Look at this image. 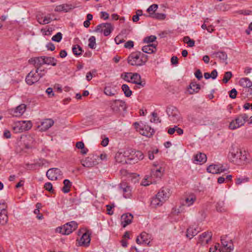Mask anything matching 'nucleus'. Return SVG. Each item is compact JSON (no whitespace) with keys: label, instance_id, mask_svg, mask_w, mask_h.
<instances>
[{"label":"nucleus","instance_id":"obj_57","mask_svg":"<svg viewBox=\"0 0 252 252\" xmlns=\"http://www.w3.org/2000/svg\"><path fill=\"white\" fill-rule=\"evenodd\" d=\"M229 93V97L231 98L234 99L236 97L237 91L235 88L232 89Z\"/></svg>","mask_w":252,"mask_h":252},{"label":"nucleus","instance_id":"obj_59","mask_svg":"<svg viewBox=\"0 0 252 252\" xmlns=\"http://www.w3.org/2000/svg\"><path fill=\"white\" fill-rule=\"evenodd\" d=\"M134 42L131 40L127 41L124 45V47L126 48L131 49L133 47Z\"/></svg>","mask_w":252,"mask_h":252},{"label":"nucleus","instance_id":"obj_61","mask_svg":"<svg viewBox=\"0 0 252 252\" xmlns=\"http://www.w3.org/2000/svg\"><path fill=\"white\" fill-rule=\"evenodd\" d=\"M195 77L199 80L202 78V74L200 69H197L195 73Z\"/></svg>","mask_w":252,"mask_h":252},{"label":"nucleus","instance_id":"obj_60","mask_svg":"<svg viewBox=\"0 0 252 252\" xmlns=\"http://www.w3.org/2000/svg\"><path fill=\"white\" fill-rule=\"evenodd\" d=\"M100 18L104 20H107L109 18V15L106 12L102 11L100 12Z\"/></svg>","mask_w":252,"mask_h":252},{"label":"nucleus","instance_id":"obj_4","mask_svg":"<svg viewBox=\"0 0 252 252\" xmlns=\"http://www.w3.org/2000/svg\"><path fill=\"white\" fill-rule=\"evenodd\" d=\"M114 30V27L111 23H106L98 25L94 30V32L103 33L105 36H107L111 34Z\"/></svg>","mask_w":252,"mask_h":252},{"label":"nucleus","instance_id":"obj_39","mask_svg":"<svg viewBox=\"0 0 252 252\" xmlns=\"http://www.w3.org/2000/svg\"><path fill=\"white\" fill-rule=\"evenodd\" d=\"M196 200V196L193 194H191L186 198L185 203L188 206H190L193 204Z\"/></svg>","mask_w":252,"mask_h":252},{"label":"nucleus","instance_id":"obj_45","mask_svg":"<svg viewBox=\"0 0 252 252\" xmlns=\"http://www.w3.org/2000/svg\"><path fill=\"white\" fill-rule=\"evenodd\" d=\"M157 39V37L155 35H150L148 36L145 37L143 41V43H147L149 44H152L151 43H153L156 41Z\"/></svg>","mask_w":252,"mask_h":252},{"label":"nucleus","instance_id":"obj_64","mask_svg":"<svg viewBox=\"0 0 252 252\" xmlns=\"http://www.w3.org/2000/svg\"><path fill=\"white\" fill-rule=\"evenodd\" d=\"M46 93L48 94L49 97H52L54 95V94L53 92V89L52 88H48L46 91Z\"/></svg>","mask_w":252,"mask_h":252},{"label":"nucleus","instance_id":"obj_28","mask_svg":"<svg viewBox=\"0 0 252 252\" xmlns=\"http://www.w3.org/2000/svg\"><path fill=\"white\" fill-rule=\"evenodd\" d=\"M239 85L243 87V89L249 88L252 86V82L248 78H241L239 82Z\"/></svg>","mask_w":252,"mask_h":252},{"label":"nucleus","instance_id":"obj_54","mask_svg":"<svg viewBox=\"0 0 252 252\" xmlns=\"http://www.w3.org/2000/svg\"><path fill=\"white\" fill-rule=\"evenodd\" d=\"M67 202L66 204L67 205V207L71 206L73 205L75 201V198L74 196L69 197L68 199L66 198Z\"/></svg>","mask_w":252,"mask_h":252},{"label":"nucleus","instance_id":"obj_53","mask_svg":"<svg viewBox=\"0 0 252 252\" xmlns=\"http://www.w3.org/2000/svg\"><path fill=\"white\" fill-rule=\"evenodd\" d=\"M62 38V34L61 32H58L56 35H54L52 39L56 42H59Z\"/></svg>","mask_w":252,"mask_h":252},{"label":"nucleus","instance_id":"obj_40","mask_svg":"<svg viewBox=\"0 0 252 252\" xmlns=\"http://www.w3.org/2000/svg\"><path fill=\"white\" fill-rule=\"evenodd\" d=\"M122 90L126 97H129L132 94V91L130 90L129 86L126 84H123L122 86Z\"/></svg>","mask_w":252,"mask_h":252},{"label":"nucleus","instance_id":"obj_25","mask_svg":"<svg viewBox=\"0 0 252 252\" xmlns=\"http://www.w3.org/2000/svg\"><path fill=\"white\" fill-rule=\"evenodd\" d=\"M213 55H215L216 57L219 59L220 63H224L226 65L227 64V55L226 52L223 51H218L214 52Z\"/></svg>","mask_w":252,"mask_h":252},{"label":"nucleus","instance_id":"obj_8","mask_svg":"<svg viewBox=\"0 0 252 252\" xmlns=\"http://www.w3.org/2000/svg\"><path fill=\"white\" fill-rule=\"evenodd\" d=\"M98 156L94 155H90L84 159L81 160L82 165L86 167H92L98 164L97 159Z\"/></svg>","mask_w":252,"mask_h":252},{"label":"nucleus","instance_id":"obj_62","mask_svg":"<svg viewBox=\"0 0 252 252\" xmlns=\"http://www.w3.org/2000/svg\"><path fill=\"white\" fill-rule=\"evenodd\" d=\"M34 213L35 214H36L37 216H36V218L38 219V220H42L43 219V216L42 214H40L39 213V210H38V209H35L33 211Z\"/></svg>","mask_w":252,"mask_h":252},{"label":"nucleus","instance_id":"obj_9","mask_svg":"<svg viewBox=\"0 0 252 252\" xmlns=\"http://www.w3.org/2000/svg\"><path fill=\"white\" fill-rule=\"evenodd\" d=\"M91 235V232L89 230H86L80 239L77 240L78 242V246L84 247H88L90 244Z\"/></svg>","mask_w":252,"mask_h":252},{"label":"nucleus","instance_id":"obj_17","mask_svg":"<svg viewBox=\"0 0 252 252\" xmlns=\"http://www.w3.org/2000/svg\"><path fill=\"white\" fill-rule=\"evenodd\" d=\"M149 235L145 232H142L139 236H137L136 239L137 244L139 245L143 244L150 246V241L148 239Z\"/></svg>","mask_w":252,"mask_h":252},{"label":"nucleus","instance_id":"obj_37","mask_svg":"<svg viewBox=\"0 0 252 252\" xmlns=\"http://www.w3.org/2000/svg\"><path fill=\"white\" fill-rule=\"evenodd\" d=\"M207 171L209 173H211L212 174H219V165L217 164H211L207 168Z\"/></svg>","mask_w":252,"mask_h":252},{"label":"nucleus","instance_id":"obj_43","mask_svg":"<svg viewBox=\"0 0 252 252\" xmlns=\"http://www.w3.org/2000/svg\"><path fill=\"white\" fill-rule=\"evenodd\" d=\"M132 83L137 85L134 87V89H136V88L140 89L144 87L146 85L145 81L144 80H142L141 78L138 80L133 81Z\"/></svg>","mask_w":252,"mask_h":252},{"label":"nucleus","instance_id":"obj_23","mask_svg":"<svg viewBox=\"0 0 252 252\" xmlns=\"http://www.w3.org/2000/svg\"><path fill=\"white\" fill-rule=\"evenodd\" d=\"M158 44L152 43L145 45L142 47V50L143 52L151 54L155 53L157 51V46Z\"/></svg>","mask_w":252,"mask_h":252},{"label":"nucleus","instance_id":"obj_13","mask_svg":"<svg viewBox=\"0 0 252 252\" xmlns=\"http://www.w3.org/2000/svg\"><path fill=\"white\" fill-rule=\"evenodd\" d=\"M142 126L139 128V131L141 134L147 137H150L155 133V131L150 126L145 125L141 123Z\"/></svg>","mask_w":252,"mask_h":252},{"label":"nucleus","instance_id":"obj_52","mask_svg":"<svg viewBox=\"0 0 252 252\" xmlns=\"http://www.w3.org/2000/svg\"><path fill=\"white\" fill-rule=\"evenodd\" d=\"M115 207V205L114 204H108L106 206V211L107 212V214L109 215H112L114 214V212L112 210V209Z\"/></svg>","mask_w":252,"mask_h":252},{"label":"nucleus","instance_id":"obj_46","mask_svg":"<svg viewBox=\"0 0 252 252\" xmlns=\"http://www.w3.org/2000/svg\"><path fill=\"white\" fill-rule=\"evenodd\" d=\"M232 77V73L231 71H227L225 72L223 78L222 79V82L223 83H227L229 81V80Z\"/></svg>","mask_w":252,"mask_h":252},{"label":"nucleus","instance_id":"obj_24","mask_svg":"<svg viewBox=\"0 0 252 252\" xmlns=\"http://www.w3.org/2000/svg\"><path fill=\"white\" fill-rule=\"evenodd\" d=\"M200 90V85L197 84L196 82H191L189 87L188 88L189 93L191 94L198 93Z\"/></svg>","mask_w":252,"mask_h":252},{"label":"nucleus","instance_id":"obj_51","mask_svg":"<svg viewBox=\"0 0 252 252\" xmlns=\"http://www.w3.org/2000/svg\"><path fill=\"white\" fill-rule=\"evenodd\" d=\"M125 40L123 36L120 34L115 38V41L117 44H120L122 43H123L125 42Z\"/></svg>","mask_w":252,"mask_h":252},{"label":"nucleus","instance_id":"obj_32","mask_svg":"<svg viewBox=\"0 0 252 252\" xmlns=\"http://www.w3.org/2000/svg\"><path fill=\"white\" fill-rule=\"evenodd\" d=\"M164 170L161 167L158 168H153L152 169V175L156 178H160L163 175Z\"/></svg>","mask_w":252,"mask_h":252},{"label":"nucleus","instance_id":"obj_5","mask_svg":"<svg viewBox=\"0 0 252 252\" xmlns=\"http://www.w3.org/2000/svg\"><path fill=\"white\" fill-rule=\"evenodd\" d=\"M110 107L115 113H119L126 110V106L124 101L116 99L110 102Z\"/></svg>","mask_w":252,"mask_h":252},{"label":"nucleus","instance_id":"obj_31","mask_svg":"<svg viewBox=\"0 0 252 252\" xmlns=\"http://www.w3.org/2000/svg\"><path fill=\"white\" fill-rule=\"evenodd\" d=\"M241 94L244 98L252 97V88L251 87L242 89Z\"/></svg>","mask_w":252,"mask_h":252},{"label":"nucleus","instance_id":"obj_18","mask_svg":"<svg viewBox=\"0 0 252 252\" xmlns=\"http://www.w3.org/2000/svg\"><path fill=\"white\" fill-rule=\"evenodd\" d=\"M60 170L58 168H51L46 172V176L51 180H57L60 175Z\"/></svg>","mask_w":252,"mask_h":252},{"label":"nucleus","instance_id":"obj_1","mask_svg":"<svg viewBox=\"0 0 252 252\" xmlns=\"http://www.w3.org/2000/svg\"><path fill=\"white\" fill-rule=\"evenodd\" d=\"M228 158L231 162L238 165L245 164L248 162L246 152L245 151L243 152L237 148L236 149L232 148L231 149Z\"/></svg>","mask_w":252,"mask_h":252},{"label":"nucleus","instance_id":"obj_48","mask_svg":"<svg viewBox=\"0 0 252 252\" xmlns=\"http://www.w3.org/2000/svg\"><path fill=\"white\" fill-rule=\"evenodd\" d=\"M52 19L48 16H45L43 20L40 19L39 17L37 18V21L40 24H48L52 21Z\"/></svg>","mask_w":252,"mask_h":252},{"label":"nucleus","instance_id":"obj_38","mask_svg":"<svg viewBox=\"0 0 252 252\" xmlns=\"http://www.w3.org/2000/svg\"><path fill=\"white\" fill-rule=\"evenodd\" d=\"M72 52L74 55L78 56L82 55L83 50L80 46L76 44L72 47Z\"/></svg>","mask_w":252,"mask_h":252},{"label":"nucleus","instance_id":"obj_21","mask_svg":"<svg viewBox=\"0 0 252 252\" xmlns=\"http://www.w3.org/2000/svg\"><path fill=\"white\" fill-rule=\"evenodd\" d=\"M27 105L25 104H21L14 110H12L13 115L15 117H20L25 112Z\"/></svg>","mask_w":252,"mask_h":252},{"label":"nucleus","instance_id":"obj_50","mask_svg":"<svg viewBox=\"0 0 252 252\" xmlns=\"http://www.w3.org/2000/svg\"><path fill=\"white\" fill-rule=\"evenodd\" d=\"M223 203L222 202H219L217 203L216 205V210L219 212H223L225 211V209L223 206Z\"/></svg>","mask_w":252,"mask_h":252},{"label":"nucleus","instance_id":"obj_30","mask_svg":"<svg viewBox=\"0 0 252 252\" xmlns=\"http://www.w3.org/2000/svg\"><path fill=\"white\" fill-rule=\"evenodd\" d=\"M129 154L131 156L130 159L134 158L135 157H136L138 159L142 160L144 157L143 154L140 151H136L134 150H131V152Z\"/></svg>","mask_w":252,"mask_h":252},{"label":"nucleus","instance_id":"obj_47","mask_svg":"<svg viewBox=\"0 0 252 252\" xmlns=\"http://www.w3.org/2000/svg\"><path fill=\"white\" fill-rule=\"evenodd\" d=\"M89 42L88 46L91 49H95L96 43L95 37L94 36H92L89 38Z\"/></svg>","mask_w":252,"mask_h":252},{"label":"nucleus","instance_id":"obj_42","mask_svg":"<svg viewBox=\"0 0 252 252\" xmlns=\"http://www.w3.org/2000/svg\"><path fill=\"white\" fill-rule=\"evenodd\" d=\"M158 8V5L157 4H153L151 6H150L148 9H147V12L149 13L148 15H146V14H144V16L146 17H149L150 15V13H156V11L157 10Z\"/></svg>","mask_w":252,"mask_h":252},{"label":"nucleus","instance_id":"obj_26","mask_svg":"<svg viewBox=\"0 0 252 252\" xmlns=\"http://www.w3.org/2000/svg\"><path fill=\"white\" fill-rule=\"evenodd\" d=\"M104 93L108 96H114L118 93L116 86L109 85L106 86L104 89Z\"/></svg>","mask_w":252,"mask_h":252},{"label":"nucleus","instance_id":"obj_19","mask_svg":"<svg viewBox=\"0 0 252 252\" xmlns=\"http://www.w3.org/2000/svg\"><path fill=\"white\" fill-rule=\"evenodd\" d=\"M133 217L131 213H126L121 216V225L125 228L127 225L130 224L133 220Z\"/></svg>","mask_w":252,"mask_h":252},{"label":"nucleus","instance_id":"obj_15","mask_svg":"<svg viewBox=\"0 0 252 252\" xmlns=\"http://www.w3.org/2000/svg\"><path fill=\"white\" fill-rule=\"evenodd\" d=\"M78 227L77 223L71 221L64 224V235H69L75 230Z\"/></svg>","mask_w":252,"mask_h":252},{"label":"nucleus","instance_id":"obj_20","mask_svg":"<svg viewBox=\"0 0 252 252\" xmlns=\"http://www.w3.org/2000/svg\"><path fill=\"white\" fill-rule=\"evenodd\" d=\"M212 233L211 232H204L199 236V241L201 245L207 244L211 240Z\"/></svg>","mask_w":252,"mask_h":252},{"label":"nucleus","instance_id":"obj_2","mask_svg":"<svg viewBox=\"0 0 252 252\" xmlns=\"http://www.w3.org/2000/svg\"><path fill=\"white\" fill-rule=\"evenodd\" d=\"M148 60V56L140 51L131 53L127 59L128 64L132 66L144 65Z\"/></svg>","mask_w":252,"mask_h":252},{"label":"nucleus","instance_id":"obj_58","mask_svg":"<svg viewBox=\"0 0 252 252\" xmlns=\"http://www.w3.org/2000/svg\"><path fill=\"white\" fill-rule=\"evenodd\" d=\"M152 116L153 117V121L152 120H151V122L157 123H160L161 120L159 119V117L158 116V114L155 112L152 113Z\"/></svg>","mask_w":252,"mask_h":252},{"label":"nucleus","instance_id":"obj_35","mask_svg":"<svg viewBox=\"0 0 252 252\" xmlns=\"http://www.w3.org/2000/svg\"><path fill=\"white\" fill-rule=\"evenodd\" d=\"M198 231L196 230L195 228H193V227H189L186 232V236L189 238V239H191L193 236L197 235Z\"/></svg>","mask_w":252,"mask_h":252},{"label":"nucleus","instance_id":"obj_3","mask_svg":"<svg viewBox=\"0 0 252 252\" xmlns=\"http://www.w3.org/2000/svg\"><path fill=\"white\" fill-rule=\"evenodd\" d=\"M248 116L246 114H242L238 116L229 124V127L230 129H235L243 126L248 120Z\"/></svg>","mask_w":252,"mask_h":252},{"label":"nucleus","instance_id":"obj_55","mask_svg":"<svg viewBox=\"0 0 252 252\" xmlns=\"http://www.w3.org/2000/svg\"><path fill=\"white\" fill-rule=\"evenodd\" d=\"M44 188L46 190L50 192H52L53 191L52 184L50 182L45 183Z\"/></svg>","mask_w":252,"mask_h":252},{"label":"nucleus","instance_id":"obj_63","mask_svg":"<svg viewBox=\"0 0 252 252\" xmlns=\"http://www.w3.org/2000/svg\"><path fill=\"white\" fill-rule=\"evenodd\" d=\"M93 77H95V74L93 75V73H92L91 71H89L87 73L86 78L88 81H90L92 79Z\"/></svg>","mask_w":252,"mask_h":252},{"label":"nucleus","instance_id":"obj_44","mask_svg":"<svg viewBox=\"0 0 252 252\" xmlns=\"http://www.w3.org/2000/svg\"><path fill=\"white\" fill-rule=\"evenodd\" d=\"M42 59L44 61V64H52L53 66L56 65V63H54V58L42 57Z\"/></svg>","mask_w":252,"mask_h":252},{"label":"nucleus","instance_id":"obj_7","mask_svg":"<svg viewBox=\"0 0 252 252\" xmlns=\"http://www.w3.org/2000/svg\"><path fill=\"white\" fill-rule=\"evenodd\" d=\"M32 127L31 121H20L15 124L13 130L16 133H20L25 130H28Z\"/></svg>","mask_w":252,"mask_h":252},{"label":"nucleus","instance_id":"obj_6","mask_svg":"<svg viewBox=\"0 0 252 252\" xmlns=\"http://www.w3.org/2000/svg\"><path fill=\"white\" fill-rule=\"evenodd\" d=\"M166 113L169 120L173 123H176L180 120V112L176 107L172 105L168 106L166 109Z\"/></svg>","mask_w":252,"mask_h":252},{"label":"nucleus","instance_id":"obj_29","mask_svg":"<svg viewBox=\"0 0 252 252\" xmlns=\"http://www.w3.org/2000/svg\"><path fill=\"white\" fill-rule=\"evenodd\" d=\"M121 188L123 189L124 197L126 198H129L131 195L130 186L126 185V184H121Z\"/></svg>","mask_w":252,"mask_h":252},{"label":"nucleus","instance_id":"obj_12","mask_svg":"<svg viewBox=\"0 0 252 252\" xmlns=\"http://www.w3.org/2000/svg\"><path fill=\"white\" fill-rule=\"evenodd\" d=\"M54 124V121L51 119H45L37 126V128L40 131H45L51 127Z\"/></svg>","mask_w":252,"mask_h":252},{"label":"nucleus","instance_id":"obj_14","mask_svg":"<svg viewBox=\"0 0 252 252\" xmlns=\"http://www.w3.org/2000/svg\"><path fill=\"white\" fill-rule=\"evenodd\" d=\"M29 63L32 64L36 68L35 73L38 72L41 66L44 64V61L42 59V57L31 58L29 60Z\"/></svg>","mask_w":252,"mask_h":252},{"label":"nucleus","instance_id":"obj_49","mask_svg":"<svg viewBox=\"0 0 252 252\" xmlns=\"http://www.w3.org/2000/svg\"><path fill=\"white\" fill-rule=\"evenodd\" d=\"M249 178L248 177H238L235 179V183L236 185H240L243 183L248 182Z\"/></svg>","mask_w":252,"mask_h":252},{"label":"nucleus","instance_id":"obj_22","mask_svg":"<svg viewBox=\"0 0 252 252\" xmlns=\"http://www.w3.org/2000/svg\"><path fill=\"white\" fill-rule=\"evenodd\" d=\"M221 243L226 250V251L224 252H230L233 250V244L231 240L228 241L225 238H221Z\"/></svg>","mask_w":252,"mask_h":252},{"label":"nucleus","instance_id":"obj_27","mask_svg":"<svg viewBox=\"0 0 252 252\" xmlns=\"http://www.w3.org/2000/svg\"><path fill=\"white\" fill-rule=\"evenodd\" d=\"M167 190L168 189L162 188L157 194V196H158L163 203L169 198V193L167 191Z\"/></svg>","mask_w":252,"mask_h":252},{"label":"nucleus","instance_id":"obj_41","mask_svg":"<svg viewBox=\"0 0 252 252\" xmlns=\"http://www.w3.org/2000/svg\"><path fill=\"white\" fill-rule=\"evenodd\" d=\"M72 187V182L68 179L64 180V193H68Z\"/></svg>","mask_w":252,"mask_h":252},{"label":"nucleus","instance_id":"obj_34","mask_svg":"<svg viewBox=\"0 0 252 252\" xmlns=\"http://www.w3.org/2000/svg\"><path fill=\"white\" fill-rule=\"evenodd\" d=\"M150 17L158 20H163L166 18V15L164 13L152 12L150 13Z\"/></svg>","mask_w":252,"mask_h":252},{"label":"nucleus","instance_id":"obj_36","mask_svg":"<svg viewBox=\"0 0 252 252\" xmlns=\"http://www.w3.org/2000/svg\"><path fill=\"white\" fill-rule=\"evenodd\" d=\"M194 159L197 162L204 163L207 160V157L205 154L200 153L195 156Z\"/></svg>","mask_w":252,"mask_h":252},{"label":"nucleus","instance_id":"obj_56","mask_svg":"<svg viewBox=\"0 0 252 252\" xmlns=\"http://www.w3.org/2000/svg\"><path fill=\"white\" fill-rule=\"evenodd\" d=\"M75 6L72 4H64V12H69L70 10L74 9Z\"/></svg>","mask_w":252,"mask_h":252},{"label":"nucleus","instance_id":"obj_16","mask_svg":"<svg viewBox=\"0 0 252 252\" xmlns=\"http://www.w3.org/2000/svg\"><path fill=\"white\" fill-rule=\"evenodd\" d=\"M39 76L32 70L31 71L26 77V82L29 85H32L39 80Z\"/></svg>","mask_w":252,"mask_h":252},{"label":"nucleus","instance_id":"obj_10","mask_svg":"<svg viewBox=\"0 0 252 252\" xmlns=\"http://www.w3.org/2000/svg\"><path fill=\"white\" fill-rule=\"evenodd\" d=\"M7 205L5 203H0V224L4 225L8 221Z\"/></svg>","mask_w":252,"mask_h":252},{"label":"nucleus","instance_id":"obj_11","mask_svg":"<svg viewBox=\"0 0 252 252\" xmlns=\"http://www.w3.org/2000/svg\"><path fill=\"white\" fill-rule=\"evenodd\" d=\"M121 77L126 81L131 82L139 80L140 75L138 73L124 72L121 74Z\"/></svg>","mask_w":252,"mask_h":252},{"label":"nucleus","instance_id":"obj_33","mask_svg":"<svg viewBox=\"0 0 252 252\" xmlns=\"http://www.w3.org/2000/svg\"><path fill=\"white\" fill-rule=\"evenodd\" d=\"M163 203V202L159 198V197L157 196V194L152 198L151 201V206L155 208L161 206Z\"/></svg>","mask_w":252,"mask_h":252}]
</instances>
